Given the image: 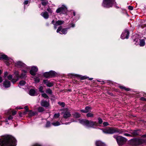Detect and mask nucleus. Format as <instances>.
Instances as JSON below:
<instances>
[{"mask_svg":"<svg viewBox=\"0 0 146 146\" xmlns=\"http://www.w3.org/2000/svg\"><path fill=\"white\" fill-rule=\"evenodd\" d=\"M8 74V72H6L5 73V76H6Z\"/></svg>","mask_w":146,"mask_h":146,"instance_id":"58","label":"nucleus"},{"mask_svg":"<svg viewBox=\"0 0 146 146\" xmlns=\"http://www.w3.org/2000/svg\"><path fill=\"white\" fill-rule=\"evenodd\" d=\"M15 65L17 67L23 66L24 64L21 61H18L15 63Z\"/></svg>","mask_w":146,"mask_h":146,"instance_id":"17","label":"nucleus"},{"mask_svg":"<svg viewBox=\"0 0 146 146\" xmlns=\"http://www.w3.org/2000/svg\"><path fill=\"white\" fill-rule=\"evenodd\" d=\"M129 35V33L128 31H126L124 33L122 34L121 35V37L122 39L125 38V37L126 38H128Z\"/></svg>","mask_w":146,"mask_h":146,"instance_id":"12","label":"nucleus"},{"mask_svg":"<svg viewBox=\"0 0 146 146\" xmlns=\"http://www.w3.org/2000/svg\"><path fill=\"white\" fill-rule=\"evenodd\" d=\"M41 15L45 19H47L49 17L48 13L46 12L42 13Z\"/></svg>","mask_w":146,"mask_h":146,"instance_id":"16","label":"nucleus"},{"mask_svg":"<svg viewBox=\"0 0 146 146\" xmlns=\"http://www.w3.org/2000/svg\"><path fill=\"white\" fill-rule=\"evenodd\" d=\"M73 14L74 16H75V15H76L75 12H73Z\"/></svg>","mask_w":146,"mask_h":146,"instance_id":"62","label":"nucleus"},{"mask_svg":"<svg viewBox=\"0 0 146 146\" xmlns=\"http://www.w3.org/2000/svg\"><path fill=\"white\" fill-rule=\"evenodd\" d=\"M48 2L46 1H43L42 2V4L43 5H45Z\"/></svg>","mask_w":146,"mask_h":146,"instance_id":"42","label":"nucleus"},{"mask_svg":"<svg viewBox=\"0 0 146 146\" xmlns=\"http://www.w3.org/2000/svg\"><path fill=\"white\" fill-rule=\"evenodd\" d=\"M69 26H70V27H75V25L72 23H71L70 24H69Z\"/></svg>","mask_w":146,"mask_h":146,"instance_id":"47","label":"nucleus"},{"mask_svg":"<svg viewBox=\"0 0 146 146\" xmlns=\"http://www.w3.org/2000/svg\"><path fill=\"white\" fill-rule=\"evenodd\" d=\"M43 88L42 86H40L39 88V90L41 92H43V91L42 90Z\"/></svg>","mask_w":146,"mask_h":146,"instance_id":"38","label":"nucleus"},{"mask_svg":"<svg viewBox=\"0 0 146 146\" xmlns=\"http://www.w3.org/2000/svg\"><path fill=\"white\" fill-rule=\"evenodd\" d=\"M50 123L49 122H47L46 123V127H48L50 126Z\"/></svg>","mask_w":146,"mask_h":146,"instance_id":"45","label":"nucleus"},{"mask_svg":"<svg viewBox=\"0 0 146 146\" xmlns=\"http://www.w3.org/2000/svg\"><path fill=\"white\" fill-rule=\"evenodd\" d=\"M25 84V82L24 81H21L20 82L19 84L21 86H23Z\"/></svg>","mask_w":146,"mask_h":146,"instance_id":"32","label":"nucleus"},{"mask_svg":"<svg viewBox=\"0 0 146 146\" xmlns=\"http://www.w3.org/2000/svg\"><path fill=\"white\" fill-rule=\"evenodd\" d=\"M29 114L30 115H32L33 114V113L31 111H29Z\"/></svg>","mask_w":146,"mask_h":146,"instance_id":"54","label":"nucleus"},{"mask_svg":"<svg viewBox=\"0 0 146 146\" xmlns=\"http://www.w3.org/2000/svg\"><path fill=\"white\" fill-rule=\"evenodd\" d=\"M33 146H41L38 144H36L34 145Z\"/></svg>","mask_w":146,"mask_h":146,"instance_id":"55","label":"nucleus"},{"mask_svg":"<svg viewBox=\"0 0 146 146\" xmlns=\"http://www.w3.org/2000/svg\"><path fill=\"white\" fill-rule=\"evenodd\" d=\"M23 108H18V107H17L16 108V109H23Z\"/></svg>","mask_w":146,"mask_h":146,"instance_id":"60","label":"nucleus"},{"mask_svg":"<svg viewBox=\"0 0 146 146\" xmlns=\"http://www.w3.org/2000/svg\"><path fill=\"white\" fill-rule=\"evenodd\" d=\"M58 104L60 106H61L62 107H64L65 106V104L64 103L58 102Z\"/></svg>","mask_w":146,"mask_h":146,"instance_id":"36","label":"nucleus"},{"mask_svg":"<svg viewBox=\"0 0 146 146\" xmlns=\"http://www.w3.org/2000/svg\"><path fill=\"white\" fill-rule=\"evenodd\" d=\"M98 120L99 123L101 124L102 123L103 121L102 119L100 118H98Z\"/></svg>","mask_w":146,"mask_h":146,"instance_id":"40","label":"nucleus"},{"mask_svg":"<svg viewBox=\"0 0 146 146\" xmlns=\"http://www.w3.org/2000/svg\"><path fill=\"white\" fill-rule=\"evenodd\" d=\"M119 87L121 89L127 91H129L130 90L129 88H126L123 86H119Z\"/></svg>","mask_w":146,"mask_h":146,"instance_id":"25","label":"nucleus"},{"mask_svg":"<svg viewBox=\"0 0 146 146\" xmlns=\"http://www.w3.org/2000/svg\"><path fill=\"white\" fill-rule=\"evenodd\" d=\"M2 81V78L0 76V83H1Z\"/></svg>","mask_w":146,"mask_h":146,"instance_id":"57","label":"nucleus"},{"mask_svg":"<svg viewBox=\"0 0 146 146\" xmlns=\"http://www.w3.org/2000/svg\"><path fill=\"white\" fill-rule=\"evenodd\" d=\"M67 11V8L65 6H62L58 9L56 10V12L64 14Z\"/></svg>","mask_w":146,"mask_h":146,"instance_id":"9","label":"nucleus"},{"mask_svg":"<svg viewBox=\"0 0 146 146\" xmlns=\"http://www.w3.org/2000/svg\"><path fill=\"white\" fill-rule=\"evenodd\" d=\"M86 116L88 117L92 118L94 116V114L92 113L89 112L86 114Z\"/></svg>","mask_w":146,"mask_h":146,"instance_id":"24","label":"nucleus"},{"mask_svg":"<svg viewBox=\"0 0 146 146\" xmlns=\"http://www.w3.org/2000/svg\"><path fill=\"white\" fill-rule=\"evenodd\" d=\"M124 135L126 136H129V137H131L132 136L130 134L127 133H125L123 134Z\"/></svg>","mask_w":146,"mask_h":146,"instance_id":"41","label":"nucleus"},{"mask_svg":"<svg viewBox=\"0 0 146 146\" xmlns=\"http://www.w3.org/2000/svg\"><path fill=\"white\" fill-rule=\"evenodd\" d=\"M128 9L130 10H132L133 8L132 6H128Z\"/></svg>","mask_w":146,"mask_h":146,"instance_id":"49","label":"nucleus"},{"mask_svg":"<svg viewBox=\"0 0 146 146\" xmlns=\"http://www.w3.org/2000/svg\"><path fill=\"white\" fill-rule=\"evenodd\" d=\"M145 42L143 39H141L140 40V46H143L145 45Z\"/></svg>","mask_w":146,"mask_h":146,"instance_id":"26","label":"nucleus"},{"mask_svg":"<svg viewBox=\"0 0 146 146\" xmlns=\"http://www.w3.org/2000/svg\"><path fill=\"white\" fill-rule=\"evenodd\" d=\"M57 25H56V24L55 23L54 24V28L56 29V28H57V27L56 26H57Z\"/></svg>","mask_w":146,"mask_h":146,"instance_id":"59","label":"nucleus"},{"mask_svg":"<svg viewBox=\"0 0 146 146\" xmlns=\"http://www.w3.org/2000/svg\"><path fill=\"white\" fill-rule=\"evenodd\" d=\"M38 111L39 112H42L44 110V109L42 107H40L38 108Z\"/></svg>","mask_w":146,"mask_h":146,"instance_id":"34","label":"nucleus"},{"mask_svg":"<svg viewBox=\"0 0 146 146\" xmlns=\"http://www.w3.org/2000/svg\"><path fill=\"white\" fill-rule=\"evenodd\" d=\"M44 76L46 78L50 77L49 72H46L44 74Z\"/></svg>","mask_w":146,"mask_h":146,"instance_id":"28","label":"nucleus"},{"mask_svg":"<svg viewBox=\"0 0 146 146\" xmlns=\"http://www.w3.org/2000/svg\"><path fill=\"white\" fill-rule=\"evenodd\" d=\"M42 96L45 98H48V96L46 95V94L45 93L42 94Z\"/></svg>","mask_w":146,"mask_h":146,"instance_id":"35","label":"nucleus"},{"mask_svg":"<svg viewBox=\"0 0 146 146\" xmlns=\"http://www.w3.org/2000/svg\"><path fill=\"white\" fill-rule=\"evenodd\" d=\"M67 29H62V26H60L57 29L56 32L57 33H59L60 31L64 34H66L67 33Z\"/></svg>","mask_w":146,"mask_h":146,"instance_id":"10","label":"nucleus"},{"mask_svg":"<svg viewBox=\"0 0 146 146\" xmlns=\"http://www.w3.org/2000/svg\"><path fill=\"white\" fill-rule=\"evenodd\" d=\"M92 109V108L90 107L87 106L85 108V110L87 113L90 110Z\"/></svg>","mask_w":146,"mask_h":146,"instance_id":"30","label":"nucleus"},{"mask_svg":"<svg viewBox=\"0 0 146 146\" xmlns=\"http://www.w3.org/2000/svg\"><path fill=\"white\" fill-rule=\"evenodd\" d=\"M50 77H52L54 76L55 75V72L53 71H51L49 72Z\"/></svg>","mask_w":146,"mask_h":146,"instance_id":"27","label":"nucleus"},{"mask_svg":"<svg viewBox=\"0 0 146 146\" xmlns=\"http://www.w3.org/2000/svg\"><path fill=\"white\" fill-rule=\"evenodd\" d=\"M13 118V117L11 116V115H10L8 118V119L9 120H10V119H12Z\"/></svg>","mask_w":146,"mask_h":146,"instance_id":"52","label":"nucleus"},{"mask_svg":"<svg viewBox=\"0 0 146 146\" xmlns=\"http://www.w3.org/2000/svg\"><path fill=\"white\" fill-rule=\"evenodd\" d=\"M60 113H57L55 114L54 115V117L56 118H57L60 116Z\"/></svg>","mask_w":146,"mask_h":146,"instance_id":"37","label":"nucleus"},{"mask_svg":"<svg viewBox=\"0 0 146 146\" xmlns=\"http://www.w3.org/2000/svg\"><path fill=\"white\" fill-rule=\"evenodd\" d=\"M8 58L9 60H6L8 62V63L9 64H7L8 65H9V64H10L11 63H12L13 62V60L11 59V58Z\"/></svg>","mask_w":146,"mask_h":146,"instance_id":"31","label":"nucleus"},{"mask_svg":"<svg viewBox=\"0 0 146 146\" xmlns=\"http://www.w3.org/2000/svg\"><path fill=\"white\" fill-rule=\"evenodd\" d=\"M3 85V86L5 88H7L9 87L10 86V82L9 81H8L7 80H5L4 82Z\"/></svg>","mask_w":146,"mask_h":146,"instance_id":"14","label":"nucleus"},{"mask_svg":"<svg viewBox=\"0 0 146 146\" xmlns=\"http://www.w3.org/2000/svg\"><path fill=\"white\" fill-rule=\"evenodd\" d=\"M38 68L35 66H33L31 67L30 71V73L32 75H35L36 72L38 71Z\"/></svg>","mask_w":146,"mask_h":146,"instance_id":"11","label":"nucleus"},{"mask_svg":"<svg viewBox=\"0 0 146 146\" xmlns=\"http://www.w3.org/2000/svg\"><path fill=\"white\" fill-rule=\"evenodd\" d=\"M114 137L116 139L118 144L119 146L124 145L127 141L126 139L122 136L114 135Z\"/></svg>","mask_w":146,"mask_h":146,"instance_id":"5","label":"nucleus"},{"mask_svg":"<svg viewBox=\"0 0 146 146\" xmlns=\"http://www.w3.org/2000/svg\"><path fill=\"white\" fill-rule=\"evenodd\" d=\"M145 141L141 139H134L130 140L129 143L133 146H135L143 143Z\"/></svg>","mask_w":146,"mask_h":146,"instance_id":"4","label":"nucleus"},{"mask_svg":"<svg viewBox=\"0 0 146 146\" xmlns=\"http://www.w3.org/2000/svg\"><path fill=\"white\" fill-rule=\"evenodd\" d=\"M114 0H104L103 6L105 7H109L112 6Z\"/></svg>","mask_w":146,"mask_h":146,"instance_id":"6","label":"nucleus"},{"mask_svg":"<svg viewBox=\"0 0 146 146\" xmlns=\"http://www.w3.org/2000/svg\"><path fill=\"white\" fill-rule=\"evenodd\" d=\"M140 100H142V101H144L145 100V98L143 97H141L140 98Z\"/></svg>","mask_w":146,"mask_h":146,"instance_id":"56","label":"nucleus"},{"mask_svg":"<svg viewBox=\"0 0 146 146\" xmlns=\"http://www.w3.org/2000/svg\"><path fill=\"white\" fill-rule=\"evenodd\" d=\"M25 109L26 110V112L28 111L29 108L28 106H27L25 107Z\"/></svg>","mask_w":146,"mask_h":146,"instance_id":"51","label":"nucleus"},{"mask_svg":"<svg viewBox=\"0 0 146 146\" xmlns=\"http://www.w3.org/2000/svg\"><path fill=\"white\" fill-rule=\"evenodd\" d=\"M12 76L11 75H9L7 76L8 79L9 80H11L12 79Z\"/></svg>","mask_w":146,"mask_h":146,"instance_id":"39","label":"nucleus"},{"mask_svg":"<svg viewBox=\"0 0 146 146\" xmlns=\"http://www.w3.org/2000/svg\"><path fill=\"white\" fill-rule=\"evenodd\" d=\"M70 122H67V123H65V124H66V125H67V124H70Z\"/></svg>","mask_w":146,"mask_h":146,"instance_id":"61","label":"nucleus"},{"mask_svg":"<svg viewBox=\"0 0 146 146\" xmlns=\"http://www.w3.org/2000/svg\"><path fill=\"white\" fill-rule=\"evenodd\" d=\"M2 59L5 60H9L8 57L6 55L0 54V60Z\"/></svg>","mask_w":146,"mask_h":146,"instance_id":"18","label":"nucleus"},{"mask_svg":"<svg viewBox=\"0 0 146 146\" xmlns=\"http://www.w3.org/2000/svg\"><path fill=\"white\" fill-rule=\"evenodd\" d=\"M35 90L33 89H31L29 91V94L32 96H34L35 94Z\"/></svg>","mask_w":146,"mask_h":146,"instance_id":"22","label":"nucleus"},{"mask_svg":"<svg viewBox=\"0 0 146 146\" xmlns=\"http://www.w3.org/2000/svg\"><path fill=\"white\" fill-rule=\"evenodd\" d=\"M96 144V146H105L104 144L99 141H97Z\"/></svg>","mask_w":146,"mask_h":146,"instance_id":"19","label":"nucleus"},{"mask_svg":"<svg viewBox=\"0 0 146 146\" xmlns=\"http://www.w3.org/2000/svg\"><path fill=\"white\" fill-rule=\"evenodd\" d=\"M12 114L13 115H15L16 114V111H12Z\"/></svg>","mask_w":146,"mask_h":146,"instance_id":"48","label":"nucleus"},{"mask_svg":"<svg viewBox=\"0 0 146 146\" xmlns=\"http://www.w3.org/2000/svg\"><path fill=\"white\" fill-rule=\"evenodd\" d=\"M64 21H63L58 20L56 21L55 24L57 26L63 24L64 23Z\"/></svg>","mask_w":146,"mask_h":146,"instance_id":"21","label":"nucleus"},{"mask_svg":"<svg viewBox=\"0 0 146 146\" xmlns=\"http://www.w3.org/2000/svg\"><path fill=\"white\" fill-rule=\"evenodd\" d=\"M43 82L48 87H52L53 85L52 83L49 82L47 80H44Z\"/></svg>","mask_w":146,"mask_h":146,"instance_id":"15","label":"nucleus"},{"mask_svg":"<svg viewBox=\"0 0 146 146\" xmlns=\"http://www.w3.org/2000/svg\"><path fill=\"white\" fill-rule=\"evenodd\" d=\"M41 105L42 106L45 107H47L49 106V103L45 100H42L41 102Z\"/></svg>","mask_w":146,"mask_h":146,"instance_id":"13","label":"nucleus"},{"mask_svg":"<svg viewBox=\"0 0 146 146\" xmlns=\"http://www.w3.org/2000/svg\"><path fill=\"white\" fill-rule=\"evenodd\" d=\"M80 122L88 127L94 128L98 126V124L96 121H89L87 119H80Z\"/></svg>","mask_w":146,"mask_h":146,"instance_id":"2","label":"nucleus"},{"mask_svg":"<svg viewBox=\"0 0 146 146\" xmlns=\"http://www.w3.org/2000/svg\"><path fill=\"white\" fill-rule=\"evenodd\" d=\"M35 81L36 82H38L39 81V79L38 78H35Z\"/></svg>","mask_w":146,"mask_h":146,"instance_id":"43","label":"nucleus"},{"mask_svg":"<svg viewBox=\"0 0 146 146\" xmlns=\"http://www.w3.org/2000/svg\"><path fill=\"white\" fill-rule=\"evenodd\" d=\"M46 92L48 94H52V91L50 89H48L46 90Z\"/></svg>","mask_w":146,"mask_h":146,"instance_id":"33","label":"nucleus"},{"mask_svg":"<svg viewBox=\"0 0 146 146\" xmlns=\"http://www.w3.org/2000/svg\"><path fill=\"white\" fill-rule=\"evenodd\" d=\"M29 1L28 0L25 1L24 2V4L25 5H27Z\"/></svg>","mask_w":146,"mask_h":146,"instance_id":"50","label":"nucleus"},{"mask_svg":"<svg viewBox=\"0 0 146 146\" xmlns=\"http://www.w3.org/2000/svg\"><path fill=\"white\" fill-rule=\"evenodd\" d=\"M62 113L63 114V117L65 119L70 117L71 116L70 112L68 110H64Z\"/></svg>","mask_w":146,"mask_h":146,"instance_id":"8","label":"nucleus"},{"mask_svg":"<svg viewBox=\"0 0 146 146\" xmlns=\"http://www.w3.org/2000/svg\"><path fill=\"white\" fill-rule=\"evenodd\" d=\"M90 80H92L93 79L92 78H90L89 79Z\"/></svg>","mask_w":146,"mask_h":146,"instance_id":"63","label":"nucleus"},{"mask_svg":"<svg viewBox=\"0 0 146 146\" xmlns=\"http://www.w3.org/2000/svg\"><path fill=\"white\" fill-rule=\"evenodd\" d=\"M73 115L74 117L76 118H78L80 116V114L77 112L74 113Z\"/></svg>","mask_w":146,"mask_h":146,"instance_id":"23","label":"nucleus"},{"mask_svg":"<svg viewBox=\"0 0 146 146\" xmlns=\"http://www.w3.org/2000/svg\"><path fill=\"white\" fill-rule=\"evenodd\" d=\"M47 11L49 12V13H52V11L51 9L50 8H48L47 9Z\"/></svg>","mask_w":146,"mask_h":146,"instance_id":"46","label":"nucleus"},{"mask_svg":"<svg viewBox=\"0 0 146 146\" xmlns=\"http://www.w3.org/2000/svg\"><path fill=\"white\" fill-rule=\"evenodd\" d=\"M16 140L13 136L5 135L0 139V146H15Z\"/></svg>","mask_w":146,"mask_h":146,"instance_id":"1","label":"nucleus"},{"mask_svg":"<svg viewBox=\"0 0 146 146\" xmlns=\"http://www.w3.org/2000/svg\"><path fill=\"white\" fill-rule=\"evenodd\" d=\"M2 71L0 69V74H1L2 73Z\"/></svg>","mask_w":146,"mask_h":146,"instance_id":"64","label":"nucleus"},{"mask_svg":"<svg viewBox=\"0 0 146 146\" xmlns=\"http://www.w3.org/2000/svg\"><path fill=\"white\" fill-rule=\"evenodd\" d=\"M80 111L84 113H87V111H86L85 110H81Z\"/></svg>","mask_w":146,"mask_h":146,"instance_id":"53","label":"nucleus"},{"mask_svg":"<svg viewBox=\"0 0 146 146\" xmlns=\"http://www.w3.org/2000/svg\"><path fill=\"white\" fill-rule=\"evenodd\" d=\"M103 132L106 134H113L116 132L119 133H123L125 132L124 130H118V129L114 128H108L102 130Z\"/></svg>","mask_w":146,"mask_h":146,"instance_id":"3","label":"nucleus"},{"mask_svg":"<svg viewBox=\"0 0 146 146\" xmlns=\"http://www.w3.org/2000/svg\"><path fill=\"white\" fill-rule=\"evenodd\" d=\"M52 125L55 126H58L60 125V124L58 121H56V122H53L52 123Z\"/></svg>","mask_w":146,"mask_h":146,"instance_id":"29","label":"nucleus"},{"mask_svg":"<svg viewBox=\"0 0 146 146\" xmlns=\"http://www.w3.org/2000/svg\"><path fill=\"white\" fill-rule=\"evenodd\" d=\"M103 124L104 126H106L109 125V123L106 122H104Z\"/></svg>","mask_w":146,"mask_h":146,"instance_id":"44","label":"nucleus"},{"mask_svg":"<svg viewBox=\"0 0 146 146\" xmlns=\"http://www.w3.org/2000/svg\"><path fill=\"white\" fill-rule=\"evenodd\" d=\"M138 130H134L131 132L132 136H136L139 134Z\"/></svg>","mask_w":146,"mask_h":146,"instance_id":"20","label":"nucleus"},{"mask_svg":"<svg viewBox=\"0 0 146 146\" xmlns=\"http://www.w3.org/2000/svg\"><path fill=\"white\" fill-rule=\"evenodd\" d=\"M14 74L15 75V78L12 79L11 80L12 82L13 83L16 82L19 77L23 78L25 75V74H21V75L20 76L18 72L17 71L15 72H14Z\"/></svg>","mask_w":146,"mask_h":146,"instance_id":"7","label":"nucleus"}]
</instances>
